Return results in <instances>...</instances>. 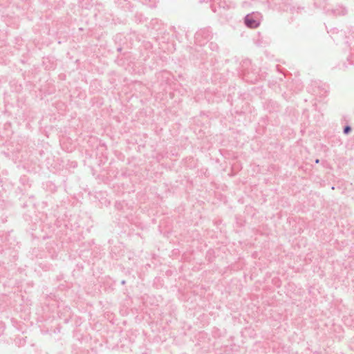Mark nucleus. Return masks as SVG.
Wrapping results in <instances>:
<instances>
[{"mask_svg":"<svg viewBox=\"0 0 354 354\" xmlns=\"http://www.w3.org/2000/svg\"><path fill=\"white\" fill-rule=\"evenodd\" d=\"M198 1L201 3H209L212 12H218V15H222L224 11L235 7L234 3H227L225 0H198Z\"/></svg>","mask_w":354,"mask_h":354,"instance_id":"nucleus-1","label":"nucleus"},{"mask_svg":"<svg viewBox=\"0 0 354 354\" xmlns=\"http://www.w3.org/2000/svg\"><path fill=\"white\" fill-rule=\"evenodd\" d=\"M195 41L200 46H204L213 37L210 28H204L198 30L195 34Z\"/></svg>","mask_w":354,"mask_h":354,"instance_id":"nucleus-2","label":"nucleus"},{"mask_svg":"<svg viewBox=\"0 0 354 354\" xmlns=\"http://www.w3.org/2000/svg\"><path fill=\"white\" fill-rule=\"evenodd\" d=\"M261 14L258 12H253L245 15L244 24L249 28H256L261 23Z\"/></svg>","mask_w":354,"mask_h":354,"instance_id":"nucleus-3","label":"nucleus"},{"mask_svg":"<svg viewBox=\"0 0 354 354\" xmlns=\"http://www.w3.org/2000/svg\"><path fill=\"white\" fill-rule=\"evenodd\" d=\"M313 94L317 96H325L328 92V86L321 82H315L312 85Z\"/></svg>","mask_w":354,"mask_h":354,"instance_id":"nucleus-4","label":"nucleus"},{"mask_svg":"<svg viewBox=\"0 0 354 354\" xmlns=\"http://www.w3.org/2000/svg\"><path fill=\"white\" fill-rule=\"evenodd\" d=\"M263 108L270 113L277 112L279 110V104L272 100H267L263 103Z\"/></svg>","mask_w":354,"mask_h":354,"instance_id":"nucleus-5","label":"nucleus"},{"mask_svg":"<svg viewBox=\"0 0 354 354\" xmlns=\"http://www.w3.org/2000/svg\"><path fill=\"white\" fill-rule=\"evenodd\" d=\"M254 43L258 47H265L268 44V40L263 37L259 32L254 38Z\"/></svg>","mask_w":354,"mask_h":354,"instance_id":"nucleus-6","label":"nucleus"},{"mask_svg":"<svg viewBox=\"0 0 354 354\" xmlns=\"http://www.w3.org/2000/svg\"><path fill=\"white\" fill-rule=\"evenodd\" d=\"M330 34H331V37L333 38L334 41H337V42L339 41V39L337 37H334L335 35H338L339 37H341L342 39H344L345 37L344 32H343L342 30H339L336 28L330 30Z\"/></svg>","mask_w":354,"mask_h":354,"instance_id":"nucleus-7","label":"nucleus"},{"mask_svg":"<svg viewBox=\"0 0 354 354\" xmlns=\"http://www.w3.org/2000/svg\"><path fill=\"white\" fill-rule=\"evenodd\" d=\"M243 79L246 81V82H251V83H254L257 81L258 78L256 76L254 78H251L249 76V74L248 73H244L243 74Z\"/></svg>","mask_w":354,"mask_h":354,"instance_id":"nucleus-8","label":"nucleus"},{"mask_svg":"<svg viewBox=\"0 0 354 354\" xmlns=\"http://www.w3.org/2000/svg\"><path fill=\"white\" fill-rule=\"evenodd\" d=\"M208 48L212 51H218L219 47L215 42L211 41L208 44Z\"/></svg>","mask_w":354,"mask_h":354,"instance_id":"nucleus-9","label":"nucleus"},{"mask_svg":"<svg viewBox=\"0 0 354 354\" xmlns=\"http://www.w3.org/2000/svg\"><path fill=\"white\" fill-rule=\"evenodd\" d=\"M143 4L149 5L150 7L155 6L157 0H141Z\"/></svg>","mask_w":354,"mask_h":354,"instance_id":"nucleus-10","label":"nucleus"},{"mask_svg":"<svg viewBox=\"0 0 354 354\" xmlns=\"http://www.w3.org/2000/svg\"><path fill=\"white\" fill-rule=\"evenodd\" d=\"M352 131V128L350 125L347 124V125H345L343 128V133L345 134V135H348Z\"/></svg>","mask_w":354,"mask_h":354,"instance_id":"nucleus-11","label":"nucleus"},{"mask_svg":"<svg viewBox=\"0 0 354 354\" xmlns=\"http://www.w3.org/2000/svg\"><path fill=\"white\" fill-rule=\"evenodd\" d=\"M348 61L349 62V64L351 65L354 66V48L353 49V51H352L350 57L348 58Z\"/></svg>","mask_w":354,"mask_h":354,"instance_id":"nucleus-12","label":"nucleus"},{"mask_svg":"<svg viewBox=\"0 0 354 354\" xmlns=\"http://www.w3.org/2000/svg\"><path fill=\"white\" fill-rule=\"evenodd\" d=\"M346 12H347L345 8H343L342 11V15H345L346 13Z\"/></svg>","mask_w":354,"mask_h":354,"instance_id":"nucleus-13","label":"nucleus"},{"mask_svg":"<svg viewBox=\"0 0 354 354\" xmlns=\"http://www.w3.org/2000/svg\"><path fill=\"white\" fill-rule=\"evenodd\" d=\"M319 159H316L315 160V163H319Z\"/></svg>","mask_w":354,"mask_h":354,"instance_id":"nucleus-14","label":"nucleus"},{"mask_svg":"<svg viewBox=\"0 0 354 354\" xmlns=\"http://www.w3.org/2000/svg\"><path fill=\"white\" fill-rule=\"evenodd\" d=\"M118 205H120V203H116V204H115V207H118Z\"/></svg>","mask_w":354,"mask_h":354,"instance_id":"nucleus-15","label":"nucleus"},{"mask_svg":"<svg viewBox=\"0 0 354 354\" xmlns=\"http://www.w3.org/2000/svg\"><path fill=\"white\" fill-rule=\"evenodd\" d=\"M121 283H122V284H124V283H125V281H124V280H123V281H122V282H121Z\"/></svg>","mask_w":354,"mask_h":354,"instance_id":"nucleus-16","label":"nucleus"},{"mask_svg":"<svg viewBox=\"0 0 354 354\" xmlns=\"http://www.w3.org/2000/svg\"><path fill=\"white\" fill-rule=\"evenodd\" d=\"M162 74H167V75H168V73H165V72H163V73H162Z\"/></svg>","mask_w":354,"mask_h":354,"instance_id":"nucleus-17","label":"nucleus"}]
</instances>
